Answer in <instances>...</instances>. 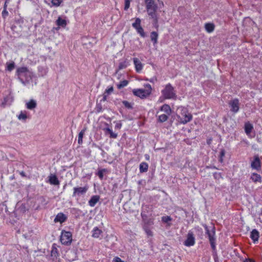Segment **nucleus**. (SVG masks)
I'll list each match as a JSON object with an SVG mask.
<instances>
[{"mask_svg":"<svg viewBox=\"0 0 262 262\" xmlns=\"http://www.w3.org/2000/svg\"><path fill=\"white\" fill-rule=\"evenodd\" d=\"M178 110H180L181 114L183 117H181L177 114H173L171 115V118L173 117H177L178 122L183 124H186L192 120V115L188 113V110L186 107L180 106L178 107Z\"/></svg>","mask_w":262,"mask_h":262,"instance_id":"obj_1","label":"nucleus"},{"mask_svg":"<svg viewBox=\"0 0 262 262\" xmlns=\"http://www.w3.org/2000/svg\"><path fill=\"white\" fill-rule=\"evenodd\" d=\"M17 75L19 79L24 84L29 82L32 79V73L27 67H20L17 69Z\"/></svg>","mask_w":262,"mask_h":262,"instance_id":"obj_2","label":"nucleus"},{"mask_svg":"<svg viewBox=\"0 0 262 262\" xmlns=\"http://www.w3.org/2000/svg\"><path fill=\"white\" fill-rule=\"evenodd\" d=\"M161 93L165 98L173 100H176L177 98L174 88L170 83L166 84L165 88L162 90Z\"/></svg>","mask_w":262,"mask_h":262,"instance_id":"obj_3","label":"nucleus"},{"mask_svg":"<svg viewBox=\"0 0 262 262\" xmlns=\"http://www.w3.org/2000/svg\"><path fill=\"white\" fill-rule=\"evenodd\" d=\"M72 233L63 230L60 235V242L63 245H68L72 242Z\"/></svg>","mask_w":262,"mask_h":262,"instance_id":"obj_4","label":"nucleus"},{"mask_svg":"<svg viewBox=\"0 0 262 262\" xmlns=\"http://www.w3.org/2000/svg\"><path fill=\"white\" fill-rule=\"evenodd\" d=\"M205 230V233L207 235L209 241L212 239H216L215 237V227L214 225L211 227L208 226L206 224L202 225Z\"/></svg>","mask_w":262,"mask_h":262,"instance_id":"obj_5","label":"nucleus"},{"mask_svg":"<svg viewBox=\"0 0 262 262\" xmlns=\"http://www.w3.org/2000/svg\"><path fill=\"white\" fill-rule=\"evenodd\" d=\"M89 189L88 186L84 187H75L73 188V197L80 196L85 195Z\"/></svg>","mask_w":262,"mask_h":262,"instance_id":"obj_6","label":"nucleus"},{"mask_svg":"<svg viewBox=\"0 0 262 262\" xmlns=\"http://www.w3.org/2000/svg\"><path fill=\"white\" fill-rule=\"evenodd\" d=\"M251 167L253 169L259 171L261 168V162L258 154L253 156V160L251 163Z\"/></svg>","mask_w":262,"mask_h":262,"instance_id":"obj_7","label":"nucleus"},{"mask_svg":"<svg viewBox=\"0 0 262 262\" xmlns=\"http://www.w3.org/2000/svg\"><path fill=\"white\" fill-rule=\"evenodd\" d=\"M230 107V111L235 114L237 113L239 110V101L237 98L231 100L228 103Z\"/></svg>","mask_w":262,"mask_h":262,"instance_id":"obj_8","label":"nucleus"},{"mask_svg":"<svg viewBox=\"0 0 262 262\" xmlns=\"http://www.w3.org/2000/svg\"><path fill=\"white\" fill-rule=\"evenodd\" d=\"M132 26L137 30L138 33H139L141 36H145V34L143 29L141 26V20L139 18L136 19L135 21L132 24Z\"/></svg>","mask_w":262,"mask_h":262,"instance_id":"obj_9","label":"nucleus"},{"mask_svg":"<svg viewBox=\"0 0 262 262\" xmlns=\"http://www.w3.org/2000/svg\"><path fill=\"white\" fill-rule=\"evenodd\" d=\"M195 244V238L193 232L189 231L187 234L186 239L184 242V245L187 247H191Z\"/></svg>","mask_w":262,"mask_h":262,"instance_id":"obj_10","label":"nucleus"},{"mask_svg":"<svg viewBox=\"0 0 262 262\" xmlns=\"http://www.w3.org/2000/svg\"><path fill=\"white\" fill-rule=\"evenodd\" d=\"M148 15L151 16L152 21L151 22L152 27L155 28L157 31L158 30L159 28V24H158V17L157 14L155 12H148Z\"/></svg>","mask_w":262,"mask_h":262,"instance_id":"obj_11","label":"nucleus"},{"mask_svg":"<svg viewBox=\"0 0 262 262\" xmlns=\"http://www.w3.org/2000/svg\"><path fill=\"white\" fill-rule=\"evenodd\" d=\"M146 206H143L142 208V211L141 212V216L144 222L143 229L145 233L147 234V215L146 212L144 210H146Z\"/></svg>","mask_w":262,"mask_h":262,"instance_id":"obj_12","label":"nucleus"},{"mask_svg":"<svg viewBox=\"0 0 262 262\" xmlns=\"http://www.w3.org/2000/svg\"><path fill=\"white\" fill-rule=\"evenodd\" d=\"M133 93L135 96L140 97L141 99H145L147 96L145 91L143 89H134L133 90Z\"/></svg>","mask_w":262,"mask_h":262,"instance_id":"obj_13","label":"nucleus"},{"mask_svg":"<svg viewBox=\"0 0 262 262\" xmlns=\"http://www.w3.org/2000/svg\"><path fill=\"white\" fill-rule=\"evenodd\" d=\"M250 238L253 241L254 243L258 242L259 237V231L256 229H253L250 232Z\"/></svg>","mask_w":262,"mask_h":262,"instance_id":"obj_14","label":"nucleus"},{"mask_svg":"<svg viewBox=\"0 0 262 262\" xmlns=\"http://www.w3.org/2000/svg\"><path fill=\"white\" fill-rule=\"evenodd\" d=\"M67 220V216L63 213L60 212L56 215L54 221L55 223L59 222L60 223H62L66 222Z\"/></svg>","mask_w":262,"mask_h":262,"instance_id":"obj_15","label":"nucleus"},{"mask_svg":"<svg viewBox=\"0 0 262 262\" xmlns=\"http://www.w3.org/2000/svg\"><path fill=\"white\" fill-rule=\"evenodd\" d=\"M49 182L54 185H58L59 184V181L55 174H50L48 177Z\"/></svg>","mask_w":262,"mask_h":262,"instance_id":"obj_16","label":"nucleus"},{"mask_svg":"<svg viewBox=\"0 0 262 262\" xmlns=\"http://www.w3.org/2000/svg\"><path fill=\"white\" fill-rule=\"evenodd\" d=\"M253 129V125L249 122H246L244 125V130L247 135H249Z\"/></svg>","mask_w":262,"mask_h":262,"instance_id":"obj_17","label":"nucleus"},{"mask_svg":"<svg viewBox=\"0 0 262 262\" xmlns=\"http://www.w3.org/2000/svg\"><path fill=\"white\" fill-rule=\"evenodd\" d=\"M100 196L98 195H93L89 201V205L91 207H94L99 201Z\"/></svg>","mask_w":262,"mask_h":262,"instance_id":"obj_18","label":"nucleus"},{"mask_svg":"<svg viewBox=\"0 0 262 262\" xmlns=\"http://www.w3.org/2000/svg\"><path fill=\"white\" fill-rule=\"evenodd\" d=\"M133 60L135 66L136 70L138 73H139L142 69V64L137 58H134Z\"/></svg>","mask_w":262,"mask_h":262,"instance_id":"obj_19","label":"nucleus"},{"mask_svg":"<svg viewBox=\"0 0 262 262\" xmlns=\"http://www.w3.org/2000/svg\"><path fill=\"white\" fill-rule=\"evenodd\" d=\"M204 28L208 33L212 32L215 29V25L212 23H207L205 24Z\"/></svg>","mask_w":262,"mask_h":262,"instance_id":"obj_20","label":"nucleus"},{"mask_svg":"<svg viewBox=\"0 0 262 262\" xmlns=\"http://www.w3.org/2000/svg\"><path fill=\"white\" fill-rule=\"evenodd\" d=\"M250 179L254 182H261V178L260 174L257 173H252Z\"/></svg>","mask_w":262,"mask_h":262,"instance_id":"obj_21","label":"nucleus"},{"mask_svg":"<svg viewBox=\"0 0 262 262\" xmlns=\"http://www.w3.org/2000/svg\"><path fill=\"white\" fill-rule=\"evenodd\" d=\"M92 237L94 238H98L99 236L102 233L101 230L99 229L97 227H95L92 231Z\"/></svg>","mask_w":262,"mask_h":262,"instance_id":"obj_22","label":"nucleus"},{"mask_svg":"<svg viewBox=\"0 0 262 262\" xmlns=\"http://www.w3.org/2000/svg\"><path fill=\"white\" fill-rule=\"evenodd\" d=\"M158 9V6L155 3L154 0H148V10H152V12L156 13V11Z\"/></svg>","mask_w":262,"mask_h":262,"instance_id":"obj_23","label":"nucleus"},{"mask_svg":"<svg viewBox=\"0 0 262 262\" xmlns=\"http://www.w3.org/2000/svg\"><path fill=\"white\" fill-rule=\"evenodd\" d=\"M161 111L164 112L167 115H170L171 113V109L168 104H164L160 107Z\"/></svg>","mask_w":262,"mask_h":262,"instance_id":"obj_24","label":"nucleus"},{"mask_svg":"<svg viewBox=\"0 0 262 262\" xmlns=\"http://www.w3.org/2000/svg\"><path fill=\"white\" fill-rule=\"evenodd\" d=\"M150 38L151 41L153 42L154 44L155 45L157 43V40L158 38V33L157 31H152L150 33Z\"/></svg>","mask_w":262,"mask_h":262,"instance_id":"obj_25","label":"nucleus"},{"mask_svg":"<svg viewBox=\"0 0 262 262\" xmlns=\"http://www.w3.org/2000/svg\"><path fill=\"white\" fill-rule=\"evenodd\" d=\"M103 130L105 131V134H110V137L111 138L116 139L117 137V134L114 133L110 128L107 127L104 128Z\"/></svg>","mask_w":262,"mask_h":262,"instance_id":"obj_26","label":"nucleus"},{"mask_svg":"<svg viewBox=\"0 0 262 262\" xmlns=\"http://www.w3.org/2000/svg\"><path fill=\"white\" fill-rule=\"evenodd\" d=\"M37 104L35 100H31L26 103V107L29 110H33L36 107Z\"/></svg>","mask_w":262,"mask_h":262,"instance_id":"obj_27","label":"nucleus"},{"mask_svg":"<svg viewBox=\"0 0 262 262\" xmlns=\"http://www.w3.org/2000/svg\"><path fill=\"white\" fill-rule=\"evenodd\" d=\"M56 25L58 26L62 27H65L67 25V21L65 19H62L60 17H59L56 20Z\"/></svg>","mask_w":262,"mask_h":262,"instance_id":"obj_28","label":"nucleus"},{"mask_svg":"<svg viewBox=\"0 0 262 262\" xmlns=\"http://www.w3.org/2000/svg\"><path fill=\"white\" fill-rule=\"evenodd\" d=\"M86 129V127L84 128L78 134V143L79 144H81L83 142L82 139Z\"/></svg>","mask_w":262,"mask_h":262,"instance_id":"obj_29","label":"nucleus"},{"mask_svg":"<svg viewBox=\"0 0 262 262\" xmlns=\"http://www.w3.org/2000/svg\"><path fill=\"white\" fill-rule=\"evenodd\" d=\"M172 220V217L169 215L163 216L162 217V222L164 223L167 224V225L169 226L171 225V224L169 223V222H171Z\"/></svg>","mask_w":262,"mask_h":262,"instance_id":"obj_30","label":"nucleus"},{"mask_svg":"<svg viewBox=\"0 0 262 262\" xmlns=\"http://www.w3.org/2000/svg\"><path fill=\"white\" fill-rule=\"evenodd\" d=\"M51 256L57 257L58 256V250L56 248V245L55 244H53L52 246V250L51 252Z\"/></svg>","mask_w":262,"mask_h":262,"instance_id":"obj_31","label":"nucleus"},{"mask_svg":"<svg viewBox=\"0 0 262 262\" xmlns=\"http://www.w3.org/2000/svg\"><path fill=\"white\" fill-rule=\"evenodd\" d=\"M18 119L20 120H22L24 122H26L28 117L26 114V112H24L21 111L19 115L17 116Z\"/></svg>","mask_w":262,"mask_h":262,"instance_id":"obj_32","label":"nucleus"},{"mask_svg":"<svg viewBox=\"0 0 262 262\" xmlns=\"http://www.w3.org/2000/svg\"><path fill=\"white\" fill-rule=\"evenodd\" d=\"M194 229L195 230L196 235L198 236H199L201 238H202L203 236V229L199 226L195 227L194 228Z\"/></svg>","mask_w":262,"mask_h":262,"instance_id":"obj_33","label":"nucleus"},{"mask_svg":"<svg viewBox=\"0 0 262 262\" xmlns=\"http://www.w3.org/2000/svg\"><path fill=\"white\" fill-rule=\"evenodd\" d=\"M225 149L224 148L221 149L220 155L219 156V161L221 163L223 162V158L225 157Z\"/></svg>","mask_w":262,"mask_h":262,"instance_id":"obj_34","label":"nucleus"},{"mask_svg":"<svg viewBox=\"0 0 262 262\" xmlns=\"http://www.w3.org/2000/svg\"><path fill=\"white\" fill-rule=\"evenodd\" d=\"M107 170L105 168L99 169L96 174L99 177L100 180H103L104 175L103 173L106 172Z\"/></svg>","mask_w":262,"mask_h":262,"instance_id":"obj_35","label":"nucleus"},{"mask_svg":"<svg viewBox=\"0 0 262 262\" xmlns=\"http://www.w3.org/2000/svg\"><path fill=\"white\" fill-rule=\"evenodd\" d=\"M128 84V81L127 80H124L120 82L119 84H117V86L118 89H121L122 88L126 86Z\"/></svg>","mask_w":262,"mask_h":262,"instance_id":"obj_36","label":"nucleus"},{"mask_svg":"<svg viewBox=\"0 0 262 262\" xmlns=\"http://www.w3.org/2000/svg\"><path fill=\"white\" fill-rule=\"evenodd\" d=\"M147 170V164L145 162H142L140 165V171L141 172H145Z\"/></svg>","mask_w":262,"mask_h":262,"instance_id":"obj_37","label":"nucleus"},{"mask_svg":"<svg viewBox=\"0 0 262 262\" xmlns=\"http://www.w3.org/2000/svg\"><path fill=\"white\" fill-rule=\"evenodd\" d=\"M243 23L245 26H251V23H253V20L249 17H247L244 18Z\"/></svg>","mask_w":262,"mask_h":262,"instance_id":"obj_38","label":"nucleus"},{"mask_svg":"<svg viewBox=\"0 0 262 262\" xmlns=\"http://www.w3.org/2000/svg\"><path fill=\"white\" fill-rule=\"evenodd\" d=\"M168 119L167 115L162 114L158 117V121L161 123H163L166 121Z\"/></svg>","mask_w":262,"mask_h":262,"instance_id":"obj_39","label":"nucleus"},{"mask_svg":"<svg viewBox=\"0 0 262 262\" xmlns=\"http://www.w3.org/2000/svg\"><path fill=\"white\" fill-rule=\"evenodd\" d=\"M127 62L126 61H124L123 62H120L119 64V67H118V69L117 71V72H118V71H119V70L126 68L127 67Z\"/></svg>","mask_w":262,"mask_h":262,"instance_id":"obj_40","label":"nucleus"},{"mask_svg":"<svg viewBox=\"0 0 262 262\" xmlns=\"http://www.w3.org/2000/svg\"><path fill=\"white\" fill-rule=\"evenodd\" d=\"M15 68V63L14 62L7 63V70L10 72L12 71Z\"/></svg>","mask_w":262,"mask_h":262,"instance_id":"obj_41","label":"nucleus"},{"mask_svg":"<svg viewBox=\"0 0 262 262\" xmlns=\"http://www.w3.org/2000/svg\"><path fill=\"white\" fill-rule=\"evenodd\" d=\"M122 103L126 108H128V109H133V104H132L131 103L128 102L127 101L123 100L122 101Z\"/></svg>","mask_w":262,"mask_h":262,"instance_id":"obj_42","label":"nucleus"},{"mask_svg":"<svg viewBox=\"0 0 262 262\" xmlns=\"http://www.w3.org/2000/svg\"><path fill=\"white\" fill-rule=\"evenodd\" d=\"M209 243L211 246V248L212 249V251H216V239H212L211 241H209Z\"/></svg>","mask_w":262,"mask_h":262,"instance_id":"obj_43","label":"nucleus"},{"mask_svg":"<svg viewBox=\"0 0 262 262\" xmlns=\"http://www.w3.org/2000/svg\"><path fill=\"white\" fill-rule=\"evenodd\" d=\"M213 178L215 180H219L220 179L223 178V177L222 176V173L220 172H214V173H213Z\"/></svg>","mask_w":262,"mask_h":262,"instance_id":"obj_44","label":"nucleus"},{"mask_svg":"<svg viewBox=\"0 0 262 262\" xmlns=\"http://www.w3.org/2000/svg\"><path fill=\"white\" fill-rule=\"evenodd\" d=\"M62 2V0H52V3L53 5L55 6H58L60 5Z\"/></svg>","mask_w":262,"mask_h":262,"instance_id":"obj_45","label":"nucleus"},{"mask_svg":"<svg viewBox=\"0 0 262 262\" xmlns=\"http://www.w3.org/2000/svg\"><path fill=\"white\" fill-rule=\"evenodd\" d=\"M212 255L214 258V262H218L219 260L216 250L212 251Z\"/></svg>","mask_w":262,"mask_h":262,"instance_id":"obj_46","label":"nucleus"},{"mask_svg":"<svg viewBox=\"0 0 262 262\" xmlns=\"http://www.w3.org/2000/svg\"><path fill=\"white\" fill-rule=\"evenodd\" d=\"M113 90H114L113 87L111 86V87L109 88L108 89H106L104 93L106 94L107 95H108V94H110V93L113 92Z\"/></svg>","mask_w":262,"mask_h":262,"instance_id":"obj_47","label":"nucleus"},{"mask_svg":"<svg viewBox=\"0 0 262 262\" xmlns=\"http://www.w3.org/2000/svg\"><path fill=\"white\" fill-rule=\"evenodd\" d=\"M8 15V11H7L6 10V6H4V10L2 12V16L4 17H5L6 16H7V15Z\"/></svg>","mask_w":262,"mask_h":262,"instance_id":"obj_48","label":"nucleus"},{"mask_svg":"<svg viewBox=\"0 0 262 262\" xmlns=\"http://www.w3.org/2000/svg\"><path fill=\"white\" fill-rule=\"evenodd\" d=\"M122 126V123L120 121L117 122L116 124L115 125V128L116 129H120Z\"/></svg>","mask_w":262,"mask_h":262,"instance_id":"obj_49","label":"nucleus"},{"mask_svg":"<svg viewBox=\"0 0 262 262\" xmlns=\"http://www.w3.org/2000/svg\"><path fill=\"white\" fill-rule=\"evenodd\" d=\"M243 262H256L254 259L251 258H246Z\"/></svg>","mask_w":262,"mask_h":262,"instance_id":"obj_50","label":"nucleus"},{"mask_svg":"<svg viewBox=\"0 0 262 262\" xmlns=\"http://www.w3.org/2000/svg\"><path fill=\"white\" fill-rule=\"evenodd\" d=\"M154 224V219L149 218L148 219V226Z\"/></svg>","mask_w":262,"mask_h":262,"instance_id":"obj_51","label":"nucleus"},{"mask_svg":"<svg viewBox=\"0 0 262 262\" xmlns=\"http://www.w3.org/2000/svg\"><path fill=\"white\" fill-rule=\"evenodd\" d=\"M212 138L211 137L207 139L206 143L207 145H210L212 143Z\"/></svg>","mask_w":262,"mask_h":262,"instance_id":"obj_52","label":"nucleus"},{"mask_svg":"<svg viewBox=\"0 0 262 262\" xmlns=\"http://www.w3.org/2000/svg\"><path fill=\"white\" fill-rule=\"evenodd\" d=\"M130 6V3L125 2L124 10H127Z\"/></svg>","mask_w":262,"mask_h":262,"instance_id":"obj_53","label":"nucleus"},{"mask_svg":"<svg viewBox=\"0 0 262 262\" xmlns=\"http://www.w3.org/2000/svg\"><path fill=\"white\" fill-rule=\"evenodd\" d=\"M8 98L6 97L4 98V101L2 102V105L5 106L7 104V100H8Z\"/></svg>","mask_w":262,"mask_h":262,"instance_id":"obj_54","label":"nucleus"},{"mask_svg":"<svg viewBox=\"0 0 262 262\" xmlns=\"http://www.w3.org/2000/svg\"><path fill=\"white\" fill-rule=\"evenodd\" d=\"M97 111L99 113L102 111V106L101 105H97Z\"/></svg>","mask_w":262,"mask_h":262,"instance_id":"obj_55","label":"nucleus"},{"mask_svg":"<svg viewBox=\"0 0 262 262\" xmlns=\"http://www.w3.org/2000/svg\"><path fill=\"white\" fill-rule=\"evenodd\" d=\"M166 98H165V97L163 96V95L159 98V101L161 102H163Z\"/></svg>","mask_w":262,"mask_h":262,"instance_id":"obj_56","label":"nucleus"},{"mask_svg":"<svg viewBox=\"0 0 262 262\" xmlns=\"http://www.w3.org/2000/svg\"><path fill=\"white\" fill-rule=\"evenodd\" d=\"M107 95L104 93L103 95V98L102 99V101H106L107 99Z\"/></svg>","mask_w":262,"mask_h":262,"instance_id":"obj_57","label":"nucleus"},{"mask_svg":"<svg viewBox=\"0 0 262 262\" xmlns=\"http://www.w3.org/2000/svg\"><path fill=\"white\" fill-rule=\"evenodd\" d=\"M151 90H152V88H151V85L149 84H148V96H149V95L151 93Z\"/></svg>","mask_w":262,"mask_h":262,"instance_id":"obj_58","label":"nucleus"},{"mask_svg":"<svg viewBox=\"0 0 262 262\" xmlns=\"http://www.w3.org/2000/svg\"><path fill=\"white\" fill-rule=\"evenodd\" d=\"M19 174L23 177H26V175L25 172L24 171H21L19 172Z\"/></svg>","mask_w":262,"mask_h":262,"instance_id":"obj_59","label":"nucleus"},{"mask_svg":"<svg viewBox=\"0 0 262 262\" xmlns=\"http://www.w3.org/2000/svg\"><path fill=\"white\" fill-rule=\"evenodd\" d=\"M174 119H176L177 121H178V118L177 117H173V118H172L171 119V117L170 118V121L171 123L173 122V120Z\"/></svg>","mask_w":262,"mask_h":262,"instance_id":"obj_60","label":"nucleus"},{"mask_svg":"<svg viewBox=\"0 0 262 262\" xmlns=\"http://www.w3.org/2000/svg\"><path fill=\"white\" fill-rule=\"evenodd\" d=\"M153 235L152 231L148 229V236H152Z\"/></svg>","mask_w":262,"mask_h":262,"instance_id":"obj_61","label":"nucleus"},{"mask_svg":"<svg viewBox=\"0 0 262 262\" xmlns=\"http://www.w3.org/2000/svg\"><path fill=\"white\" fill-rule=\"evenodd\" d=\"M67 254H74L75 255L76 253H75V252L74 251L70 250V251H69L67 252Z\"/></svg>","mask_w":262,"mask_h":262,"instance_id":"obj_62","label":"nucleus"},{"mask_svg":"<svg viewBox=\"0 0 262 262\" xmlns=\"http://www.w3.org/2000/svg\"><path fill=\"white\" fill-rule=\"evenodd\" d=\"M154 80H157L156 78H151L150 79H148V81H149L151 82H154Z\"/></svg>","mask_w":262,"mask_h":262,"instance_id":"obj_63","label":"nucleus"},{"mask_svg":"<svg viewBox=\"0 0 262 262\" xmlns=\"http://www.w3.org/2000/svg\"><path fill=\"white\" fill-rule=\"evenodd\" d=\"M223 122H224V123H226V122H227V121H228L227 118L226 117H224L223 118Z\"/></svg>","mask_w":262,"mask_h":262,"instance_id":"obj_64","label":"nucleus"}]
</instances>
